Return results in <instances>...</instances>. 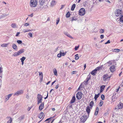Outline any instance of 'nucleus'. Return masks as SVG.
Listing matches in <instances>:
<instances>
[{"mask_svg": "<svg viewBox=\"0 0 123 123\" xmlns=\"http://www.w3.org/2000/svg\"><path fill=\"white\" fill-rule=\"evenodd\" d=\"M37 0H30V5L31 7H35L37 6Z\"/></svg>", "mask_w": 123, "mask_h": 123, "instance_id": "nucleus-1", "label": "nucleus"}, {"mask_svg": "<svg viewBox=\"0 0 123 123\" xmlns=\"http://www.w3.org/2000/svg\"><path fill=\"white\" fill-rule=\"evenodd\" d=\"M115 14L117 17H120L122 15L121 10L120 9L117 10L115 12Z\"/></svg>", "mask_w": 123, "mask_h": 123, "instance_id": "nucleus-2", "label": "nucleus"}, {"mask_svg": "<svg viewBox=\"0 0 123 123\" xmlns=\"http://www.w3.org/2000/svg\"><path fill=\"white\" fill-rule=\"evenodd\" d=\"M89 117L88 115H84L80 117L81 121V122H84Z\"/></svg>", "mask_w": 123, "mask_h": 123, "instance_id": "nucleus-3", "label": "nucleus"}, {"mask_svg": "<svg viewBox=\"0 0 123 123\" xmlns=\"http://www.w3.org/2000/svg\"><path fill=\"white\" fill-rule=\"evenodd\" d=\"M85 10L84 8H81L79 11V15L81 16L84 15L85 14Z\"/></svg>", "mask_w": 123, "mask_h": 123, "instance_id": "nucleus-4", "label": "nucleus"}, {"mask_svg": "<svg viewBox=\"0 0 123 123\" xmlns=\"http://www.w3.org/2000/svg\"><path fill=\"white\" fill-rule=\"evenodd\" d=\"M82 94L81 92H79L76 94V98L77 99L80 100L82 96Z\"/></svg>", "mask_w": 123, "mask_h": 123, "instance_id": "nucleus-5", "label": "nucleus"}, {"mask_svg": "<svg viewBox=\"0 0 123 123\" xmlns=\"http://www.w3.org/2000/svg\"><path fill=\"white\" fill-rule=\"evenodd\" d=\"M111 76H110L108 75L107 74L104 75L103 76V80L104 81H106L108 80V79H109L111 78Z\"/></svg>", "mask_w": 123, "mask_h": 123, "instance_id": "nucleus-6", "label": "nucleus"}, {"mask_svg": "<svg viewBox=\"0 0 123 123\" xmlns=\"http://www.w3.org/2000/svg\"><path fill=\"white\" fill-rule=\"evenodd\" d=\"M23 92V91L22 90H19L17 91L14 94V95H16L17 96L21 94Z\"/></svg>", "mask_w": 123, "mask_h": 123, "instance_id": "nucleus-7", "label": "nucleus"}, {"mask_svg": "<svg viewBox=\"0 0 123 123\" xmlns=\"http://www.w3.org/2000/svg\"><path fill=\"white\" fill-rule=\"evenodd\" d=\"M123 108V104L120 103L117 105L116 108L118 109H122Z\"/></svg>", "mask_w": 123, "mask_h": 123, "instance_id": "nucleus-8", "label": "nucleus"}, {"mask_svg": "<svg viewBox=\"0 0 123 123\" xmlns=\"http://www.w3.org/2000/svg\"><path fill=\"white\" fill-rule=\"evenodd\" d=\"M12 94H10L6 96L5 97V101L6 102L12 96Z\"/></svg>", "mask_w": 123, "mask_h": 123, "instance_id": "nucleus-9", "label": "nucleus"}, {"mask_svg": "<svg viewBox=\"0 0 123 123\" xmlns=\"http://www.w3.org/2000/svg\"><path fill=\"white\" fill-rule=\"evenodd\" d=\"M45 0H40L39 1V3L40 6H43L45 3Z\"/></svg>", "mask_w": 123, "mask_h": 123, "instance_id": "nucleus-10", "label": "nucleus"}, {"mask_svg": "<svg viewBox=\"0 0 123 123\" xmlns=\"http://www.w3.org/2000/svg\"><path fill=\"white\" fill-rule=\"evenodd\" d=\"M76 100V98L75 96H74L72 98L70 101V104H72L74 103Z\"/></svg>", "mask_w": 123, "mask_h": 123, "instance_id": "nucleus-11", "label": "nucleus"}, {"mask_svg": "<svg viewBox=\"0 0 123 123\" xmlns=\"http://www.w3.org/2000/svg\"><path fill=\"white\" fill-rule=\"evenodd\" d=\"M44 103H42L40 105L39 107V109L40 111H41L44 107Z\"/></svg>", "mask_w": 123, "mask_h": 123, "instance_id": "nucleus-12", "label": "nucleus"}, {"mask_svg": "<svg viewBox=\"0 0 123 123\" xmlns=\"http://www.w3.org/2000/svg\"><path fill=\"white\" fill-rule=\"evenodd\" d=\"M110 70L111 72H113L115 70V68L114 65L111 66L110 67Z\"/></svg>", "mask_w": 123, "mask_h": 123, "instance_id": "nucleus-13", "label": "nucleus"}, {"mask_svg": "<svg viewBox=\"0 0 123 123\" xmlns=\"http://www.w3.org/2000/svg\"><path fill=\"white\" fill-rule=\"evenodd\" d=\"M64 34L65 35H66L68 37H69L73 39V38L69 34L68 32H64Z\"/></svg>", "mask_w": 123, "mask_h": 123, "instance_id": "nucleus-14", "label": "nucleus"}, {"mask_svg": "<svg viewBox=\"0 0 123 123\" xmlns=\"http://www.w3.org/2000/svg\"><path fill=\"white\" fill-rule=\"evenodd\" d=\"M97 70L95 69L94 70L92 71L91 72V74L92 75L94 76L95 75V74L97 73Z\"/></svg>", "mask_w": 123, "mask_h": 123, "instance_id": "nucleus-15", "label": "nucleus"}, {"mask_svg": "<svg viewBox=\"0 0 123 123\" xmlns=\"http://www.w3.org/2000/svg\"><path fill=\"white\" fill-rule=\"evenodd\" d=\"M86 111H87V113L88 114V116H89V113H90V107L89 106H87V107Z\"/></svg>", "mask_w": 123, "mask_h": 123, "instance_id": "nucleus-16", "label": "nucleus"}, {"mask_svg": "<svg viewBox=\"0 0 123 123\" xmlns=\"http://www.w3.org/2000/svg\"><path fill=\"white\" fill-rule=\"evenodd\" d=\"M12 47L15 50H17V45L14 43L12 45Z\"/></svg>", "mask_w": 123, "mask_h": 123, "instance_id": "nucleus-17", "label": "nucleus"}, {"mask_svg": "<svg viewBox=\"0 0 123 123\" xmlns=\"http://www.w3.org/2000/svg\"><path fill=\"white\" fill-rule=\"evenodd\" d=\"M24 50L23 49H21L19 50L18 52V53L19 55L22 53L24 52Z\"/></svg>", "mask_w": 123, "mask_h": 123, "instance_id": "nucleus-18", "label": "nucleus"}, {"mask_svg": "<svg viewBox=\"0 0 123 123\" xmlns=\"http://www.w3.org/2000/svg\"><path fill=\"white\" fill-rule=\"evenodd\" d=\"M51 6H53L54 5H55L56 4V1L55 0H52V1L51 2Z\"/></svg>", "mask_w": 123, "mask_h": 123, "instance_id": "nucleus-19", "label": "nucleus"}, {"mask_svg": "<svg viewBox=\"0 0 123 123\" xmlns=\"http://www.w3.org/2000/svg\"><path fill=\"white\" fill-rule=\"evenodd\" d=\"M9 44V43H3L1 45V46L2 47H7Z\"/></svg>", "mask_w": 123, "mask_h": 123, "instance_id": "nucleus-20", "label": "nucleus"}, {"mask_svg": "<svg viewBox=\"0 0 123 123\" xmlns=\"http://www.w3.org/2000/svg\"><path fill=\"white\" fill-rule=\"evenodd\" d=\"M11 26L13 28H15L17 27L16 24L15 23L12 24Z\"/></svg>", "mask_w": 123, "mask_h": 123, "instance_id": "nucleus-21", "label": "nucleus"}, {"mask_svg": "<svg viewBox=\"0 0 123 123\" xmlns=\"http://www.w3.org/2000/svg\"><path fill=\"white\" fill-rule=\"evenodd\" d=\"M43 115V113L42 112H41L39 114L38 117L40 119H41Z\"/></svg>", "mask_w": 123, "mask_h": 123, "instance_id": "nucleus-22", "label": "nucleus"}, {"mask_svg": "<svg viewBox=\"0 0 123 123\" xmlns=\"http://www.w3.org/2000/svg\"><path fill=\"white\" fill-rule=\"evenodd\" d=\"M60 53L61 55L62 56H64L65 55L66 53V52L64 53L63 52V51L61 50L60 51Z\"/></svg>", "mask_w": 123, "mask_h": 123, "instance_id": "nucleus-23", "label": "nucleus"}, {"mask_svg": "<svg viewBox=\"0 0 123 123\" xmlns=\"http://www.w3.org/2000/svg\"><path fill=\"white\" fill-rule=\"evenodd\" d=\"M102 65L101 66H98V67L96 68L95 69L97 70V71L98 70H99L102 69Z\"/></svg>", "mask_w": 123, "mask_h": 123, "instance_id": "nucleus-24", "label": "nucleus"}, {"mask_svg": "<svg viewBox=\"0 0 123 123\" xmlns=\"http://www.w3.org/2000/svg\"><path fill=\"white\" fill-rule=\"evenodd\" d=\"M32 30L30 29H24L23 30V32L24 33H25L27 32L31 31Z\"/></svg>", "mask_w": 123, "mask_h": 123, "instance_id": "nucleus-25", "label": "nucleus"}, {"mask_svg": "<svg viewBox=\"0 0 123 123\" xmlns=\"http://www.w3.org/2000/svg\"><path fill=\"white\" fill-rule=\"evenodd\" d=\"M42 98L41 99H37V104H39V103H42Z\"/></svg>", "mask_w": 123, "mask_h": 123, "instance_id": "nucleus-26", "label": "nucleus"}, {"mask_svg": "<svg viewBox=\"0 0 123 123\" xmlns=\"http://www.w3.org/2000/svg\"><path fill=\"white\" fill-rule=\"evenodd\" d=\"M8 119L9 118L10 119L8 121L7 123H11L12 121V118L10 117H8Z\"/></svg>", "mask_w": 123, "mask_h": 123, "instance_id": "nucleus-27", "label": "nucleus"}, {"mask_svg": "<svg viewBox=\"0 0 123 123\" xmlns=\"http://www.w3.org/2000/svg\"><path fill=\"white\" fill-rule=\"evenodd\" d=\"M19 55L18 52H14L13 55V56H17Z\"/></svg>", "mask_w": 123, "mask_h": 123, "instance_id": "nucleus-28", "label": "nucleus"}, {"mask_svg": "<svg viewBox=\"0 0 123 123\" xmlns=\"http://www.w3.org/2000/svg\"><path fill=\"white\" fill-rule=\"evenodd\" d=\"M75 4H73V5L72 6V7L71 8V10L72 11H73L74 9L75 8Z\"/></svg>", "mask_w": 123, "mask_h": 123, "instance_id": "nucleus-29", "label": "nucleus"}, {"mask_svg": "<svg viewBox=\"0 0 123 123\" xmlns=\"http://www.w3.org/2000/svg\"><path fill=\"white\" fill-rule=\"evenodd\" d=\"M53 71H54V74L55 75H57V71L56 70V69L55 68L54 69H53Z\"/></svg>", "mask_w": 123, "mask_h": 123, "instance_id": "nucleus-30", "label": "nucleus"}, {"mask_svg": "<svg viewBox=\"0 0 123 123\" xmlns=\"http://www.w3.org/2000/svg\"><path fill=\"white\" fill-rule=\"evenodd\" d=\"M119 18V20L121 22H123V15H122L121 17Z\"/></svg>", "mask_w": 123, "mask_h": 123, "instance_id": "nucleus-31", "label": "nucleus"}, {"mask_svg": "<svg viewBox=\"0 0 123 123\" xmlns=\"http://www.w3.org/2000/svg\"><path fill=\"white\" fill-rule=\"evenodd\" d=\"M94 104L93 102V101H92L89 104V105L91 108L92 107Z\"/></svg>", "mask_w": 123, "mask_h": 123, "instance_id": "nucleus-32", "label": "nucleus"}, {"mask_svg": "<svg viewBox=\"0 0 123 123\" xmlns=\"http://www.w3.org/2000/svg\"><path fill=\"white\" fill-rule=\"evenodd\" d=\"M37 99L42 98V96L40 94H38L37 95Z\"/></svg>", "mask_w": 123, "mask_h": 123, "instance_id": "nucleus-33", "label": "nucleus"}, {"mask_svg": "<svg viewBox=\"0 0 123 123\" xmlns=\"http://www.w3.org/2000/svg\"><path fill=\"white\" fill-rule=\"evenodd\" d=\"M99 93H98V94H95L94 98L95 100H97V98L99 97Z\"/></svg>", "mask_w": 123, "mask_h": 123, "instance_id": "nucleus-34", "label": "nucleus"}, {"mask_svg": "<svg viewBox=\"0 0 123 123\" xmlns=\"http://www.w3.org/2000/svg\"><path fill=\"white\" fill-rule=\"evenodd\" d=\"M70 16V14L69 12H68L66 14V17L67 18H69Z\"/></svg>", "mask_w": 123, "mask_h": 123, "instance_id": "nucleus-35", "label": "nucleus"}, {"mask_svg": "<svg viewBox=\"0 0 123 123\" xmlns=\"http://www.w3.org/2000/svg\"><path fill=\"white\" fill-rule=\"evenodd\" d=\"M26 58L25 57L23 56L20 59L21 62H24V61L25 60Z\"/></svg>", "mask_w": 123, "mask_h": 123, "instance_id": "nucleus-36", "label": "nucleus"}, {"mask_svg": "<svg viewBox=\"0 0 123 123\" xmlns=\"http://www.w3.org/2000/svg\"><path fill=\"white\" fill-rule=\"evenodd\" d=\"M104 30L103 29H101L100 30L99 32L100 33H103L104 32Z\"/></svg>", "mask_w": 123, "mask_h": 123, "instance_id": "nucleus-37", "label": "nucleus"}, {"mask_svg": "<svg viewBox=\"0 0 123 123\" xmlns=\"http://www.w3.org/2000/svg\"><path fill=\"white\" fill-rule=\"evenodd\" d=\"M39 75H41V79L42 80L43 78V74L42 72H39Z\"/></svg>", "mask_w": 123, "mask_h": 123, "instance_id": "nucleus-38", "label": "nucleus"}, {"mask_svg": "<svg viewBox=\"0 0 123 123\" xmlns=\"http://www.w3.org/2000/svg\"><path fill=\"white\" fill-rule=\"evenodd\" d=\"M75 59L76 60H77L79 59V57L78 56V54H76L75 55Z\"/></svg>", "mask_w": 123, "mask_h": 123, "instance_id": "nucleus-39", "label": "nucleus"}, {"mask_svg": "<svg viewBox=\"0 0 123 123\" xmlns=\"http://www.w3.org/2000/svg\"><path fill=\"white\" fill-rule=\"evenodd\" d=\"M59 21H60V18H58L56 20V25H57L58 24Z\"/></svg>", "mask_w": 123, "mask_h": 123, "instance_id": "nucleus-40", "label": "nucleus"}, {"mask_svg": "<svg viewBox=\"0 0 123 123\" xmlns=\"http://www.w3.org/2000/svg\"><path fill=\"white\" fill-rule=\"evenodd\" d=\"M52 118V117H50L47 119L45 121V122L49 121L50 122L51 121V119Z\"/></svg>", "mask_w": 123, "mask_h": 123, "instance_id": "nucleus-41", "label": "nucleus"}, {"mask_svg": "<svg viewBox=\"0 0 123 123\" xmlns=\"http://www.w3.org/2000/svg\"><path fill=\"white\" fill-rule=\"evenodd\" d=\"M103 102L102 100L100 101V102L99 103V105L100 106H101L103 104Z\"/></svg>", "mask_w": 123, "mask_h": 123, "instance_id": "nucleus-42", "label": "nucleus"}, {"mask_svg": "<svg viewBox=\"0 0 123 123\" xmlns=\"http://www.w3.org/2000/svg\"><path fill=\"white\" fill-rule=\"evenodd\" d=\"M101 99L102 100H104L105 99V97L104 95L102 94L101 95Z\"/></svg>", "mask_w": 123, "mask_h": 123, "instance_id": "nucleus-43", "label": "nucleus"}, {"mask_svg": "<svg viewBox=\"0 0 123 123\" xmlns=\"http://www.w3.org/2000/svg\"><path fill=\"white\" fill-rule=\"evenodd\" d=\"M17 42L18 44H21L22 43V41H21V40H17Z\"/></svg>", "mask_w": 123, "mask_h": 123, "instance_id": "nucleus-44", "label": "nucleus"}, {"mask_svg": "<svg viewBox=\"0 0 123 123\" xmlns=\"http://www.w3.org/2000/svg\"><path fill=\"white\" fill-rule=\"evenodd\" d=\"M120 50L119 49H115L114 50V51L116 52H118Z\"/></svg>", "mask_w": 123, "mask_h": 123, "instance_id": "nucleus-45", "label": "nucleus"}, {"mask_svg": "<svg viewBox=\"0 0 123 123\" xmlns=\"http://www.w3.org/2000/svg\"><path fill=\"white\" fill-rule=\"evenodd\" d=\"M79 47V45H78L77 46H75V48H74L75 50V51H76L77 50L78 48Z\"/></svg>", "mask_w": 123, "mask_h": 123, "instance_id": "nucleus-46", "label": "nucleus"}, {"mask_svg": "<svg viewBox=\"0 0 123 123\" xmlns=\"http://www.w3.org/2000/svg\"><path fill=\"white\" fill-rule=\"evenodd\" d=\"M29 36L31 37H32V33H29L28 34Z\"/></svg>", "mask_w": 123, "mask_h": 123, "instance_id": "nucleus-47", "label": "nucleus"}, {"mask_svg": "<svg viewBox=\"0 0 123 123\" xmlns=\"http://www.w3.org/2000/svg\"><path fill=\"white\" fill-rule=\"evenodd\" d=\"M77 19L75 17H73L72 18V19L71 20V21L72 22L74 20H76Z\"/></svg>", "mask_w": 123, "mask_h": 123, "instance_id": "nucleus-48", "label": "nucleus"}, {"mask_svg": "<svg viewBox=\"0 0 123 123\" xmlns=\"http://www.w3.org/2000/svg\"><path fill=\"white\" fill-rule=\"evenodd\" d=\"M105 86H104V85L100 87V88H101L102 89H103L104 90V89L105 88Z\"/></svg>", "mask_w": 123, "mask_h": 123, "instance_id": "nucleus-49", "label": "nucleus"}, {"mask_svg": "<svg viewBox=\"0 0 123 123\" xmlns=\"http://www.w3.org/2000/svg\"><path fill=\"white\" fill-rule=\"evenodd\" d=\"M104 37V35H101L100 36V38L101 39H103Z\"/></svg>", "mask_w": 123, "mask_h": 123, "instance_id": "nucleus-50", "label": "nucleus"}, {"mask_svg": "<svg viewBox=\"0 0 123 123\" xmlns=\"http://www.w3.org/2000/svg\"><path fill=\"white\" fill-rule=\"evenodd\" d=\"M57 56L58 57H60L62 56L60 54V53L59 54H58Z\"/></svg>", "mask_w": 123, "mask_h": 123, "instance_id": "nucleus-51", "label": "nucleus"}, {"mask_svg": "<svg viewBox=\"0 0 123 123\" xmlns=\"http://www.w3.org/2000/svg\"><path fill=\"white\" fill-rule=\"evenodd\" d=\"M110 43V40H108V41H107V42H106L105 43V44H106L108 43Z\"/></svg>", "mask_w": 123, "mask_h": 123, "instance_id": "nucleus-52", "label": "nucleus"}, {"mask_svg": "<svg viewBox=\"0 0 123 123\" xmlns=\"http://www.w3.org/2000/svg\"><path fill=\"white\" fill-rule=\"evenodd\" d=\"M107 63L109 64L110 65H111L112 64L111 61H109L108 62H107Z\"/></svg>", "mask_w": 123, "mask_h": 123, "instance_id": "nucleus-53", "label": "nucleus"}, {"mask_svg": "<svg viewBox=\"0 0 123 123\" xmlns=\"http://www.w3.org/2000/svg\"><path fill=\"white\" fill-rule=\"evenodd\" d=\"M98 111H96L95 112V115H97L98 114Z\"/></svg>", "mask_w": 123, "mask_h": 123, "instance_id": "nucleus-54", "label": "nucleus"}, {"mask_svg": "<svg viewBox=\"0 0 123 123\" xmlns=\"http://www.w3.org/2000/svg\"><path fill=\"white\" fill-rule=\"evenodd\" d=\"M25 26H27L29 25V24L28 23H26L25 24Z\"/></svg>", "mask_w": 123, "mask_h": 123, "instance_id": "nucleus-55", "label": "nucleus"}, {"mask_svg": "<svg viewBox=\"0 0 123 123\" xmlns=\"http://www.w3.org/2000/svg\"><path fill=\"white\" fill-rule=\"evenodd\" d=\"M76 71H72V72L71 73L72 74H76Z\"/></svg>", "mask_w": 123, "mask_h": 123, "instance_id": "nucleus-56", "label": "nucleus"}, {"mask_svg": "<svg viewBox=\"0 0 123 123\" xmlns=\"http://www.w3.org/2000/svg\"><path fill=\"white\" fill-rule=\"evenodd\" d=\"M59 84H57L56 86L55 87V88L56 89H57L58 88V87L59 86Z\"/></svg>", "mask_w": 123, "mask_h": 123, "instance_id": "nucleus-57", "label": "nucleus"}, {"mask_svg": "<svg viewBox=\"0 0 123 123\" xmlns=\"http://www.w3.org/2000/svg\"><path fill=\"white\" fill-rule=\"evenodd\" d=\"M64 5H62L61 7L60 8V9H62L64 7Z\"/></svg>", "mask_w": 123, "mask_h": 123, "instance_id": "nucleus-58", "label": "nucleus"}, {"mask_svg": "<svg viewBox=\"0 0 123 123\" xmlns=\"http://www.w3.org/2000/svg\"><path fill=\"white\" fill-rule=\"evenodd\" d=\"M20 32H18L16 34V36H18V35H19V34H20Z\"/></svg>", "mask_w": 123, "mask_h": 123, "instance_id": "nucleus-59", "label": "nucleus"}, {"mask_svg": "<svg viewBox=\"0 0 123 123\" xmlns=\"http://www.w3.org/2000/svg\"><path fill=\"white\" fill-rule=\"evenodd\" d=\"M29 16L30 17H32L33 16V13H32L31 14L29 15Z\"/></svg>", "mask_w": 123, "mask_h": 123, "instance_id": "nucleus-60", "label": "nucleus"}, {"mask_svg": "<svg viewBox=\"0 0 123 123\" xmlns=\"http://www.w3.org/2000/svg\"><path fill=\"white\" fill-rule=\"evenodd\" d=\"M32 107H29L28 108V111H29L30 110Z\"/></svg>", "mask_w": 123, "mask_h": 123, "instance_id": "nucleus-61", "label": "nucleus"}, {"mask_svg": "<svg viewBox=\"0 0 123 123\" xmlns=\"http://www.w3.org/2000/svg\"><path fill=\"white\" fill-rule=\"evenodd\" d=\"M48 92H47V96L45 97L44 98V99H46L47 98H48Z\"/></svg>", "mask_w": 123, "mask_h": 123, "instance_id": "nucleus-62", "label": "nucleus"}, {"mask_svg": "<svg viewBox=\"0 0 123 123\" xmlns=\"http://www.w3.org/2000/svg\"><path fill=\"white\" fill-rule=\"evenodd\" d=\"M2 69L0 67V73H2Z\"/></svg>", "mask_w": 123, "mask_h": 123, "instance_id": "nucleus-63", "label": "nucleus"}, {"mask_svg": "<svg viewBox=\"0 0 123 123\" xmlns=\"http://www.w3.org/2000/svg\"><path fill=\"white\" fill-rule=\"evenodd\" d=\"M56 80H55V81H53V82H52V84H51V86L55 82H56Z\"/></svg>", "mask_w": 123, "mask_h": 123, "instance_id": "nucleus-64", "label": "nucleus"}]
</instances>
